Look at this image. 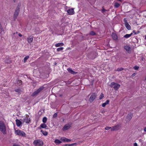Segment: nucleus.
Here are the masks:
<instances>
[{
	"instance_id": "f257e3e1",
	"label": "nucleus",
	"mask_w": 146,
	"mask_h": 146,
	"mask_svg": "<svg viewBox=\"0 0 146 146\" xmlns=\"http://www.w3.org/2000/svg\"><path fill=\"white\" fill-rule=\"evenodd\" d=\"M0 131L4 135L6 134L5 125L4 122L1 121H0Z\"/></svg>"
},
{
	"instance_id": "f03ea898",
	"label": "nucleus",
	"mask_w": 146,
	"mask_h": 146,
	"mask_svg": "<svg viewBox=\"0 0 146 146\" xmlns=\"http://www.w3.org/2000/svg\"><path fill=\"white\" fill-rule=\"evenodd\" d=\"M20 11V6L18 5L13 15L14 20L15 21L17 19Z\"/></svg>"
},
{
	"instance_id": "7ed1b4c3",
	"label": "nucleus",
	"mask_w": 146,
	"mask_h": 146,
	"mask_svg": "<svg viewBox=\"0 0 146 146\" xmlns=\"http://www.w3.org/2000/svg\"><path fill=\"white\" fill-rule=\"evenodd\" d=\"M33 144L35 146H41L43 145V142L41 140L37 139L35 140L33 142Z\"/></svg>"
},
{
	"instance_id": "20e7f679",
	"label": "nucleus",
	"mask_w": 146,
	"mask_h": 146,
	"mask_svg": "<svg viewBox=\"0 0 146 146\" xmlns=\"http://www.w3.org/2000/svg\"><path fill=\"white\" fill-rule=\"evenodd\" d=\"M110 86L111 87H113L115 90H117L120 86L119 84L114 82L111 83Z\"/></svg>"
},
{
	"instance_id": "39448f33",
	"label": "nucleus",
	"mask_w": 146,
	"mask_h": 146,
	"mask_svg": "<svg viewBox=\"0 0 146 146\" xmlns=\"http://www.w3.org/2000/svg\"><path fill=\"white\" fill-rule=\"evenodd\" d=\"M44 87L43 86L40 87L33 93L31 95L32 96L34 97L37 96L40 92L44 89Z\"/></svg>"
},
{
	"instance_id": "423d86ee",
	"label": "nucleus",
	"mask_w": 146,
	"mask_h": 146,
	"mask_svg": "<svg viewBox=\"0 0 146 146\" xmlns=\"http://www.w3.org/2000/svg\"><path fill=\"white\" fill-rule=\"evenodd\" d=\"M15 133L17 135L21 136L23 137H25L26 136V134L25 132L20 130H17L15 131Z\"/></svg>"
},
{
	"instance_id": "0eeeda50",
	"label": "nucleus",
	"mask_w": 146,
	"mask_h": 146,
	"mask_svg": "<svg viewBox=\"0 0 146 146\" xmlns=\"http://www.w3.org/2000/svg\"><path fill=\"white\" fill-rule=\"evenodd\" d=\"M97 95L95 93H93L90 98L89 101L90 102L92 103L96 99L97 97Z\"/></svg>"
},
{
	"instance_id": "6e6552de",
	"label": "nucleus",
	"mask_w": 146,
	"mask_h": 146,
	"mask_svg": "<svg viewBox=\"0 0 146 146\" xmlns=\"http://www.w3.org/2000/svg\"><path fill=\"white\" fill-rule=\"evenodd\" d=\"M124 22L125 23V26L126 28L128 30H130L131 29V27L128 23L127 21L125 19H124Z\"/></svg>"
},
{
	"instance_id": "1a4fd4ad",
	"label": "nucleus",
	"mask_w": 146,
	"mask_h": 146,
	"mask_svg": "<svg viewBox=\"0 0 146 146\" xmlns=\"http://www.w3.org/2000/svg\"><path fill=\"white\" fill-rule=\"evenodd\" d=\"M132 117V114H128L126 117V122H129L130 121Z\"/></svg>"
},
{
	"instance_id": "9d476101",
	"label": "nucleus",
	"mask_w": 146,
	"mask_h": 146,
	"mask_svg": "<svg viewBox=\"0 0 146 146\" xmlns=\"http://www.w3.org/2000/svg\"><path fill=\"white\" fill-rule=\"evenodd\" d=\"M71 127V125L69 124H66L63 127L62 130L63 131H66L69 129Z\"/></svg>"
},
{
	"instance_id": "9b49d317",
	"label": "nucleus",
	"mask_w": 146,
	"mask_h": 146,
	"mask_svg": "<svg viewBox=\"0 0 146 146\" xmlns=\"http://www.w3.org/2000/svg\"><path fill=\"white\" fill-rule=\"evenodd\" d=\"M119 127L120 125H117L113 127L111 129V131H112L118 130L119 128Z\"/></svg>"
},
{
	"instance_id": "f8f14e48",
	"label": "nucleus",
	"mask_w": 146,
	"mask_h": 146,
	"mask_svg": "<svg viewBox=\"0 0 146 146\" xmlns=\"http://www.w3.org/2000/svg\"><path fill=\"white\" fill-rule=\"evenodd\" d=\"M124 49L129 53H130L131 52V48L129 46H124Z\"/></svg>"
},
{
	"instance_id": "ddd939ff",
	"label": "nucleus",
	"mask_w": 146,
	"mask_h": 146,
	"mask_svg": "<svg viewBox=\"0 0 146 146\" xmlns=\"http://www.w3.org/2000/svg\"><path fill=\"white\" fill-rule=\"evenodd\" d=\"M34 37L32 36H30L27 38V41L29 44L31 43L33 41Z\"/></svg>"
},
{
	"instance_id": "4468645a",
	"label": "nucleus",
	"mask_w": 146,
	"mask_h": 146,
	"mask_svg": "<svg viewBox=\"0 0 146 146\" xmlns=\"http://www.w3.org/2000/svg\"><path fill=\"white\" fill-rule=\"evenodd\" d=\"M67 12L70 15H72L74 14V11L73 8L69 9Z\"/></svg>"
},
{
	"instance_id": "2eb2a0df",
	"label": "nucleus",
	"mask_w": 146,
	"mask_h": 146,
	"mask_svg": "<svg viewBox=\"0 0 146 146\" xmlns=\"http://www.w3.org/2000/svg\"><path fill=\"white\" fill-rule=\"evenodd\" d=\"M67 70L68 71V72L71 73V74H76L77 72H74V71H73L71 68H68V69H67Z\"/></svg>"
},
{
	"instance_id": "dca6fc26",
	"label": "nucleus",
	"mask_w": 146,
	"mask_h": 146,
	"mask_svg": "<svg viewBox=\"0 0 146 146\" xmlns=\"http://www.w3.org/2000/svg\"><path fill=\"white\" fill-rule=\"evenodd\" d=\"M23 122H26L27 123H29L30 122V119L27 118L26 117L24 118L22 120Z\"/></svg>"
},
{
	"instance_id": "f3484780",
	"label": "nucleus",
	"mask_w": 146,
	"mask_h": 146,
	"mask_svg": "<svg viewBox=\"0 0 146 146\" xmlns=\"http://www.w3.org/2000/svg\"><path fill=\"white\" fill-rule=\"evenodd\" d=\"M60 139H61V140L62 141H64V142H70L71 141V140L70 139H67L66 138L64 137H63L61 138Z\"/></svg>"
},
{
	"instance_id": "a211bd4d",
	"label": "nucleus",
	"mask_w": 146,
	"mask_h": 146,
	"mask_svg": "<svg viewBox=\"0 0 146 146\" xmlns=\"http://www.w3.org/2000/svg\"><path fill=\"white\" fill-rule=\"evenodd\" d=\"M111 36L113 40H117V36L115 33H112Z\"/></svg>"
},
{
	"instance_id": "6ab92c4d",
	"label": "nucleus",
	"mask_w": 146,
	"mask_h": 146,
	"mask_svg": "<svg viewBox=\"0 0 146 146\" xmlns=\"http://www.w3.org/2000/svg\"><path fill=\"white\" fill-rule=\"evenodd\" d=\"M16 124L18 127L20 126L22 124L21 122L19 119H17L16 120Z\"/></svg>"
},
{
	"instance_id": "aec40b11",
	"label": "nucleus",
	"mask_w": 146,
	"mask_h": 146,
	"mask_svg": "<svg viewBox=\"0 0 146 146\" xmlns=\"http://www.w3.org/2000/svg\"><path fill=\"white\" fill-rule=\"evenodd\" d=\"M132 34H133L132 33H131V34H126L123 37L124 38H129V37H130L132 35Z\"/></svg>"
},
{
	"instance_id": "412c9836",
	"label": "nucleus",
	"mask_w": 146,
	"mask_h": 146,
	"mask_svg": "<svg viewBox=\"0 0 146 146\" xmlns=\"http://www.w3.org/2000/svg\"><path fill=\"white\" fill-rule=\"evenodd\" d=\"M54 142L56 145H58L59 144L61 143H62V141L58 139H56L54 141Z\"/></svg>"
},
{
	"instance_id": "4be33fe9",
	"label": "nucleus",
	"mask_w": 146,
	"mask_h": 146,
	"mask_svg": "<svg viewBox=\"0 0 146 146\" xmlns=\"http://www.w3.org/2000/svg\"><path fill=\"white\" fill-rule=\"evenodd\" d=\"M64 45V44L63 43H60L56 44L55 46L56 47H58L60 46H63Z\"/></svg>"
},
{
	"instance_id": "5701e85b",
	"label": "nucleus",
	"mask_w": 146,
	"mask_h": 146,
	"mask_svg": "<svg viewBox=\"0 0 146 146\" xmlns=\"http://www.w3.org/2000/svg\"><path fill=\"white\" fill-rule=\"evenodd\" d=\"M15 92H17L18 94H20L22 92V91H21V90L19 88L15 89Z\"/></svg>"
},
{
	"instance_id": "b1692460",
	"label": "nucleus",
	"mask_w": 146,
	"mask_h": 146,
	"mask_svg": "<svg viewBox=\"0 0 146 146\" xmlns=\"http://www.w3.org/2000/svg\"><path fill=\"white\" fill-rule=\"evenodd\" d=\"M41 132H42L43 135L46 136L48 134V132L46 131H44L42 130H41Z\"/></svg>"
},
{
	"instance_id": "393cba45",
	"label": "nucleus",
	"mask_w": 146,
	"mask_h": 146,
	"mask_svg": "<svg viewBox=\"0 0 146 146\" xmlns=\"http://www.w3.org/2000/svg\"><path fill=\"white\" fill-rule=\"evenodd\" d=\"M40 127L42 128H46L47 127V125L44 123L40 125Z\"/></svg>"
},
{
	"instance_id": "a878e982",
	"label": "nucleus",
	"mask_w": 146,
	"mask_h": 146,
	"mask_svg": "<svg viewBox=\"0 0 146 146\" xmlns=\"http://www.w3.org/2000/svg\"><path fill=\"white\" fill-rule=\"evenodd\" d=\"M76 143H74L70 144H65L63 146H73L74 145H76Z\"/></svg>"
},
{
	"instance_id": "bb28decb",
	"label": "nucleus",
	"mask_w": 146,
	"mask_h": 146,
	"mask_svg": "<svg viewBox=\"0 0 146 146\" xmlns=\"http://www.w3.org/2000/svg\"><path fill=\"white\" fill-rule=\"evenodd\" d=\"M120 4L117 3H116L114 5V7L116 8H118Z\"/></svg>"
},
{
	"instance_id": "cd10ccee",
	"label": "nucleus",
	"mask_w": 146,
	"mask_h": 146,
	"mask_svg": "<svg viewBox=\"0 0 146 146\" xmlns=\"http://www.w3.org/2000/svg\"><path fill=\"white\" fill-rule=\"evenodd\" d=\"M47 119L46 117H44L42 119V122L43 123H46L47 121Z\"/></svg>"
},
{
	"instance_id": "c85d7f7f",
	"label": "nucleus",
	"mask_w": 146,
	"mask_h": 146,
	"mask_svg": "<svg viewBox=\"0 0 146 146\" xmlns=\"http://www.w3.org/2000/svg\"><path fill=\"white\" fill-rule=\"evenodd\" d=\"M17 84L19 85H21L22 84V82L21 80H18L17 82Z\"/></svg>"
},
{
	"instance_id": "c756f323",
	"label": "nucleus",
	"mask_w": 146,
	"mask_h": 146,
	"mask_svg": "<svg viewBox=\"0 0 146 146\" xmlns=\"http://www.w3.org/2000/svg\"><path fill=\"white\" fill-rule=\"evenodd\" d=\"M104 94H103V93H102L101 94L100 96L99 99L100 100H101L104 97Z\"/></svg>"
},
{
	"instance_id": "7c9ffc66",
	"label": "nucleus",
	"mask_w": 146,
	"mask_h": 146,
	"mask_svg": "<svg viewBox=\"0 0 146 146\" xmlns=\"http://www.w3.org/2000/svg\"><path fill=\"white\" fill-rule=\"evenodd\" d=\"M29 58V56H27L25 57L24 59V62H25L27 60V59Z\"/></svg>"
},
{
	"instance_id": "2f4dec72",
	"label": "nucleus",
	"mask_w": 146,
	"mask_h": 146,
	"mask_svg": "<svg viewBox=\"0 0 146 146\" xmlns=\"http://www.w3.org/2000/svg\"><path fill=\"white\" fill-rule=\"evenodd\" d=\"M124 68H118L117 69V71H118V72L120 71H121L122 70H124Z\"/></svg>"
},
{
	"instance_id": "473e14b6",
	"label": "nucleus",
	"mask_w": 146,
	"mask_h": 146,
	"mask_svg": "<svg viewBox=\"0 0 146 146\" xmlns=\"http://www.w3.org/2000/svg\"><path fill=\"white\" fill-rule=\"evenodd\" d=\"M90 35L93 36L96 35V34L94 31H92L90 33Z\"/></svg>"
},
{
	"instance_id": "72a5a7b5",
	"label": "nucleus",
	"mask_w": 146,
	"mask_h": 146,
	"mask_svg": "<svg viewBox=\"0 0 146 146\" xmlns=\"http://www.w3.org/2000/svg\"><path fill=\"white\" fill-rule=\"evenodd\" d=\"M63 49V48L62 47H60V48H57V50L59 52L60 51L62 50Z\"/></svg>"
},
{
	"instance_id": "f704fd0d",
	"label": "nucleus",
	"mask_w": 146,
	"mask_h": 146,
	"mask_svg": "<svg viewBox=\"0 0 146 146\" xmlns=\"http://www.w3.org/2000/svg\"><path fill=\"white\" fill-rule=\"evenodd\" d=\"M3 31V29L2 26L1 25L0 23V33H1L2 32V31Z\"/></svg>"
},
{
	"instance_id": "c9c22d12",
	"label": "nucleus",
	"mask_w": 146,
	"mask_h": 146,
	"mask_svg": "<svg viewBox=\"0 0 146 146\" xmlns=\"http://www.w3.org/2000/svg\"><path fill=\"white\" fill-rule=\"evenodd\" d=\"M108 11L107 10L103 9L101 11V12L102 13H104L105 12Z\"/></svg>"
},
{
	"instance_id": "e433bc0d",
	"label": "nucleus",
	"mask_w": 146,
	"mask_h": 146,
	"mask_svg": "<svg viewBox=\"0 0 146 146\" xmlns=\"http://www.w3.org/2000/svg\"><path fill=\"white\" fill-rule=\"evenodd\" d=\"M57 116V113H55L53 115L54 118H56Z\"/></svg>"
},
{
	"instance_id": "4c0bfd02",
	"label": "nucleus",
	"mask_w": 146,
	"mask_h": 146,
	"mask_svg": "<svg viewBox=\"0 0 146 146\" xmlns=\"http://www.w3.org/2000/svg\"><path fill=\"white\" fill-rule=\"evenodd\" d=\"M139 68V66H135L133 68L135 70H137Z\"/></svg>"
},
{
	"instance_id": "58836bf2",
	"label": "nucleus",
	"mask_w": 146,
	"mask_h": 146,
	"mask_svg": "<svg viewBox=\"0 0 146 146\" xmlns=\"http://www.w3.org/2000/svg\"><path fill=\"white\" fill-rule=\"evenodd\" d=\"M111 128V127H106L105 128V129L107 130H108L109 129H110Z\"/></svg>"
},
{
	"instance_id": "ea45409f",
	"label": "nucleus",
	"mask_w": 146,
	"mask_h": 146,
	"mask_svg": "<svg viewBox=\"0 0 146 146\" xmlns=\"http://www.w3.org/2000/svg\"><path fill=\"white\" fill-rule=\"evenodd\" d=\"M106 105H107V104H106L105 102V103H103V104H102V106L103 107H105Z\"/></svg>"
},
{
	"instance_id": "a19ab883",
	"label": "nucleus",
	"mask_w": 146,
	"mask_h": 146,
	"mask_svg": "<svg viewBox=\"0 0 146 146\" xmlns=\"http://www.w3.org/2000/svg\"><path fill=\"white\" fill-rule=\"evenodd\" d=\"M110 102V100H106L105 103L106 104H109Z\"/></svg>"
},
{
	"instance_id": "79ce46f5",
	"label": "nucleus",
	"mask_w": 146,
	"mask_h": 146,
	"mask_svg": "<svg viewBox=\"0 0 146 146\" xmlns=\"http://www.w3.org/2000/svg\"><path fill=\"white\" fill-rule=\"evenodd\" d=\"M18 35L20 37H22V35L20 33H19Z\"/></svg>"
},
{
	"instance_id": "37998d69",
	"label": "nucleus",
	"mask_w": 146,
	"mask_h": 146,
	"mask_svg": "<svg viewBox=\"0 0 146 146\" xmlns=\"http://www.w3.org/2000/svg\"><path fill=\"white\" fill-rule=\"evenodd\" d=\"M136 74V73H133L132 75V77H133L134 76H135Z\"/></svg>"
},
{
	"instance_id": "c03bdc74",
	"label": "nucleus",
	"mask_w": 146,
	"mask_h": 146,
	"mask_svg": "<svg viewBox=\"0 0 146 146\" xmlns=\"http://www.w3.org/2000/svg\"><path fill=\"white\" fill-rule=\"evenodd\" d=\"M13 146H20L16 144H14L13 145Z\"/></svg>"
},
{
	"instance_id": "a18cd8bd",
	"label": "nucleus",
	"mask_w": 146,
	"mask_h": 146,
	"mask_svg": "<svg viewBox=\"0 0 146 146\" xmlns=\"http://www.w3.org/2000/svg\"><path fill=\"white\" fill-rule=\"evenodd\" d=\"M134 146H137V144L136 143H135L134 145Z\"/></svg>"
},
{
	"instance_id": "49530a36",
	"label": "nucleus",
	"mask_w": 146,
	"mask_h": 146,
	"mask_svg": "<svg viewBox=\"0 0 146 146\" xmlns=\"http://www.w3.org/2000/svg\"><path fill=\"white\" fill-rule=\"evenodd\" d=\"M133 33H134V34H135V35H136V34H137V33H135V31H133Z\"/></svg>"
},
{
	"instance_id": "de8ad7c7",
	"label": "nucleus",
	"mask_w": 146,
	"mask_h": 146,
	"mask_svg": "<svg viewBox=\"0 0 146 146\" xmlns=\"http://www.w3.org/2000/svg\"><path fill=\"white\" fill-rule=\"evenodd\" d=\"M144 131H145L146 132V127L144 129Z\"/></svg>"
},
{
	"instance_id": "09e8293b",
	"label": "nucleus",
	"mask_w": 146,
	"mask_h": 146,
	"mask_svg": "<svg viewBox=\"0 0 146 146\" xmlns=\"http://www.w3.org/2000/svg\"><path fill=\"white\" fill-rule=\"evenodd\" d=\"M117 1H119L120 2H121L122 1V0H117Z\"/></svg>"
},
{
	"instance_id": "8fccbe9b",
	"label": "nucleus",
	"mask_w": 146,
	"mask_h": 146,
	"mask_svg": "<svg viewBox=\"0 0 146 146\" xmlns=\"http://www.w3.org/2000/svg\"><path fill=\"white\" fill-rule=\"evenodd\" d=\"M139 31H138V32H137V34H138V33H139Z\"/></svg>"
},
{
	"instance_id": "3c124183",
	"label": "nucleus",
	"mask_w": 146,
	"mask_h": 146,
	"mask_svg": "<svg viewBox=\"0 0 146 146\" xmlns=\"http://www.w3.org/2000/svg\"><path fill=\"white\" fill-rule=\"evenodd\" d=\"M16 0H13L14 2H15Z\"/></svg>"
},
{
	"instance_id": "603ef678",
	"label": "nucleus",
	"mask_w": 146,
	"mask_h": 146,
	"mask_svg": "<svg viewBox=\"0 0 146 146\" xmlns=\"http://www.w3.org/2000/svg\"><path fill=\"white\" fill-rule=\"evenodd\" d=\"M15 33L16 34H17L18 33L17 32H16Z\"/></svg>"
},
{
	"instance_id": "864d4df0",
	"label": "nucleus",
	"mask_w": 146,
	"mask_h": 146,
	"mask_svg": "<svg viewBox=\"0 0 146 146\" xmlns=\"http://www.w3.org/2000/svg\"><path fill=\"white\" fill-rule=\"evenodd\" d=\"M15 34H16L15 33H13V35H15Z\"/></svg>"
},
{
	"instance_id": "5fc2aeb1",
	"label": "nucleus",
	"mask_w": 146,
	"mask_h": 146,
	"mask_svg": "<svg viewBox=\"0 0 146 146\" xmlns=\"http://www.w3.org/2000/svg\"><path fill=\"white\" fill-rule=\"evenodd\" d=\"M145 39H146V36H145Z\"/></svg>"
},
{
	"instance_id": "6e6d98bb",
	"label": "nucleus",
	"mask_w": 146,
	"mask_h": 146,
	"mask_svg": "<svg viewBox=\"0 0 146 146\" xmlns=\"http://www.w3.org/2000/svg\"><path fill=\"white\" fill-rule=\"evenodd\" d=\"M139 141H141V139H139Z\"/></svg>"
},
{
	"instance_id": "4d7b16f0",
	"label": "nucleus",
	"mask_w": 146,
	"mask_h": 146,
	"mask_svg": "<svg viewBox=\"0 0 146 146\" xmlns=\"http://www.w3.org/2000/svg\"><path fill=\"white\" fill-rule=\"evenodd\" d=\"M139 141H141V139H139Z\"/></svg>"
}]
</instances>
